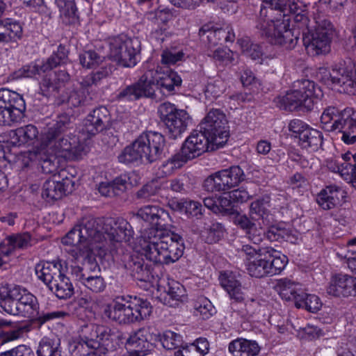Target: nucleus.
Masks as SVG:
<instances>
[{"instance_id": "cd10ccee", "label": "nucleus", "mask_w": 356, "mask_h": 356, "mask_svg": "<svg viewBox=\"0 0 356 356\" xmlns=\"http://www.w3.org/2000/svg\"><path fill=\"white\" fill-rule=\"evenodd\" d=\"M238 274L229 270L221 272L219 275V282L221 286L228 293L230 299L236 302H241L245 299V294L238 280Z\"/></svg>"}, {"instance_id": "5701e85b", "label": "nucleus", "mask_w": 356, "mask_h": 356, "mask_svg": "<svg viewBox=\"0 0 356 356\" xmlns=\"http://www.w3.org/2000/svg\"><path fill=\"white\" fill-rule=\"evenodd\" d=\"M241 250L246 255V270L250 276L261 278L270 275L266 247L257 248L243 245Z\"/></svg>"}, {"instance_id": "79ce46f5", "label": "nucleus", "mask_w": 356, "mask_h": 356, "mask_svg": "<svg viewBox=\"0 0 356 356\" xmlns=\"http://www.w3.org/2000/svg\"><path fill=\"white\" fill-rule=\"evenodd\" d=\"M266 248V251L265 252L267 255L270 275H273L280 273L288 264V257L272 247Z\"/></svg>"}, {"instance_id": "9b49d317", "label": "nucleus", "mask_w": 356, "mask_h": 356, "mask_svg": "<svg viewBox=\"0 0 356 356\" xmlns=\"http://www.w3.org/2000/svg\"><path fill=\"white\" fill-rule=\"evenodd\" d=\"M316 78L323 83L330 79L333 83L341 87L344 92L356 95V63L350 58L334 64L332 72L327 67H319Z\"/></svg>"}, {"instance_id": "c03bdc74", "label": "nucleus", "mask_w": 356, "mask_h": 356, "mask_svg": "<svg viewBox=\"0 0 356 356\" xmlns=\"http://www.w3.org/2000/svg\"><path fill=\"white\" fill-rule=\"evenodd\" d=\"M289 129L295 134V137L299 138V144L302 148L310 147L312 131L306 123L300 120L294 119L290 122Z\"/></svg>"}, {"instance_id": "774afa93", "label": "nucleus", "mask_w": 356, "mask_h": 356, "mask_svg": "<svg viewBox=\"0 0 356 356\" xmlns=\"http://www.w3.org/2000/svg\"><path fill=\"white\" fill-rule=\"evenodd\" d=\"M129 179V177L123 174L110 181L115 195H120L127 190Z\"/></svg>"}, {"instance_id": "a18cd8bd", "label": "nucleus", "mask_w": 356, "mask_h": 356, "mask_svg": "<svg viewBox=\"0 0 356 356\" xmlns=\"http://www.w3.org/2000/svg\"><path fill=\"white\" fill-rule=\"evenodd\" d=\"M0 34L3 42H17L22 37V26L19 22L13 21L10 19L5 22H0Z\"/></svg>"}, {"instance_id": "13d9d810", "label": "nucleus", "mask_w": 356, "mask_h": 356, "mask_svg": "<svg viewBox=\"0 0 356 356\" xmlns=\"http://www.w3.org/2000/svg\"><path fill=\"white\" fill-rule=\"evenodd\" d=\"M104 57L95 50H88L79 54V63L83 67L88 69L96 67L103 63Z\"/></svg>"}, {"instance_id": "a19ab883", "label": "nucleus", "mask_w": 356, "mask_h": 356, "mask_svg": "<svg viewBox=\"0 0 356 356\" xmlns=\"http://www.w3.org/2000/svg\"><path fill=\"white\" fill-rule=\"evenodd\" d=\"M353 155L350 152H347L342 154L340 158L327 160L326 165L330 170L338 172L343 179H350L348 170L350 172V162Z\"/></svg>"}, {"instance_id": "7c9ffc66", "label": "nucleus", "mask_w": 356, "mask_h": 356, "mask_svg": "<svg viewBox=\"0 0 356 356\" xmlns=\"http://www.w3.org/2000/svg\"><path fill=\"white\" fill-rule=\"evenodd\" d=\"M270 203L268 197H262L251 202L249 215L254 221L261 220L264 225H270L274 222V216L270 211Z\"/></svg>"}, {"instance_id": "6ab92c4d", "label": "nucleus", "mask_w": 356, "mask_h": 356, "mask_svg": "<svg viewBox=\"0 0 356 356\" xmlns=\"http://www.w3.org/2000/svg\"><path fill=\"white\" fill-rule=\"evenodd\" d=\"M113 335L111 330L102 325L94 323L85 324L81 326L79 337L90 344L95 349H102L107 354L115 349Z\"/></svg>"}, {"instance_id": "f3484780", "label": "nucleus", "mask_w": 356, "mask_h": 356, "mask_svg": "<svg viewBox=\"0 0 356 356\" xmlns=\"http://www.w3.org/2000/svg\"><path fill=\"white\" fill-rule=\"evenodd\" d=\"M158 113L172 138H176L184 132L191 120L185 110L179 109L168 102L159 105Z\"/></svg>"}, {"instance_id": "e2e57ef3", "label": "nucleus", "mask_w": 356, "mask_h": 356, "mask_svg": "<svg viewBox=\"0 0 356 356\" xmlns=\"http://www.w3.org/2000/svg\"><path fill=\"white\" fill-rule=\"evenodd\" d=\"M222 171L225 178L233 188L238 186L244 179L245 175L243 170L238 165L231 166L223 169Z\"/></svg>"}, {"instance_id": "8fccbe9b", "label": "nucleus", "mask_w": 356, "mask_h": 356, "mask_svg": "<svg viewBox=\"0 0 356 356\" xmlns=\"http://www.w3.org/2000/svg\"><path fill=\"white\" fill-rule=\"evenodd\" d=\"M156 342L160 341L163 347L168 350H177L181 348L183 343V337L171 330H165L162 334L155 333Z\"/></svg>"}, {"instance_id": "72a5a7b5", "label": "nucleus", "mask_w": 356, "mask_h": 356, "mask_svg": "<svg viewBox=\"0 0 356 356\" xmlns=\"http://www.w3.org/2000/svg\"><path fill=\"white\" fill-rule=\"evenodd\" d=\"M228 350L232 356H256L260 347L256 341L237 338L229 342Z\"/></svg>"}, {"instance_id": "603ef678", "label": "nucleus", "mask_w": 356, "mask_h": 356, "mask_svg": "<svg viewBox=\"0 0 356 356\" xmlns=\"http://www.w3.org/2000/svg\"><path fill=\"white\" fill-rule=\"evenodd\" d=\"M41 65L40 61L38 63H31L29 65H24L13 73V79L31 78L37 74L40 75L41 74H45Z\"/></svg>"}, {"instance_id": "37998d69", "label": "nucleus", "mask_w": 356, "mask_h": 356, "mask_svg": "<svg viewBox=\"0 0 356 356\" xmlns=\"http://www.w3.org/2000/svg\"><path fill=\"white\" fill-rule=\"evenodd\" d=\"M207 39L212 46L222 44V42H234L236 35L232 26L229 24L208 31Z\"/></svg>"}, {"instance_id": "f8f14e48", "label": "nucleus", "mask_w": 356, "mask_h": 356, "mask_svg": "<svg viewBox=\"0 0 356 356\" xmlns=\"http://www.w3.org/2000/svg\"><path fill=\"white\" fill-rule=\"evenodd\" d=\"M106 226V236H103L102 238H104L108 242H106L107 246L102 244V249L100 251L104 254H110L112 258L118 257L127 251L124 243L129 241L133 237L134 230L129 222L122 218L111 219Z\"/></svg>"}, {"instance_id": "338daca9", "label": "nucleus", "mask_w": 356, "mask_h": 356, "mask_svg": "<svg viewBox=\"0 0 356 356\" xmlns=\"http://www.w3.org/2000/svg\"><path fill=\"white\" fill-rule=\"evenodd\" d=\"M224 89L220 81L209 82L206 86L204 95L207 99H216L223 92Z\"/></svg>"}, {"instance_id": "473e14b6", "label": "nucleus", "mask_w": 356, "mask_h": 356, "mask_svg": "<svg viewBox=\"0 0 356 356\" xmlns=\"http://www.w3.org/2000/svg\"><path fill=\"white\" fill-rule=\"evenodd\" d=\"M155 89L159 88L163 93L173 94L181 86L182 79L177 72L169 70L163 72L161 76L154 78Z\"/></svg>"}, {"instance_id": "58836bf2", "label": "nucleus", "mask_w": 356, "mask_h": 356, "mask_svg": "<svg viewBox=\"0 0 356 356\" xmlns=\"http://www.w3.org/2000/svg\"><path fill=\"white\" fill-rule=\"evenodd\" d=\"M165 294L161 298L163 304L169 307H175L179 302L183 301L186 296L184 286L177 281L171 280L168 282L167 288L165 289Z\"/></svg>"}, {"instance_id": "4c0bfd02", "label": "nucleus", "mask_w": 356, "mask_h": 356, "mask_svg": "<svg viewBox=\"0 0 356 356\" xmlns=\"http://www.w3.org/2000/svg\"><path fill=\"white\" fill-rule=\"evenodd\" d=\"M254 220L248 217L246 214H242L238 212L234 217L233 222L239 229L243 230L248 238L254 244H259L262 241V237L259 233L254 234L257 231Z\"/></svg>"}, {"instance_id": "ddd939ff", "label": "nucleus", "mask_w": 356, "mask_h": 356, "mask_svg": "<svg viewBox=\"0 0 356 356\" xmlns=\"http://www.w3.org/2000/svg\"><path fill=\"white\" fill-rule=\"evenodd\" d=\"M109 58L118 65L125 67H133L138 62L140 51V42L137 38H131L120 34L108 39Z\"/></svg>"}, {"instance_id": "20e7f679", "label": "nucleus", "mask_w": 356, "mask_h": 356, "mask_svg": "<svg viewBox=\"0 0 356 356\" xmlns=\"http://www.w3.org/2000/svg\"><path fill=\"white\" fill-rule=\"evenodd\" d=\"M145 237L147 242L140 243L143 254L147 259L154 264H173L184 254L183 237L168 229H152Z\"/></svg>"}, {"instance_id": "680f3d73", "label": "nucleus", "mask_w": 356, "mask_h": 356, "mask_svg": "<svg viewBox=\"0 0 356 356\" xmlns=\"http://www.w3.org/2000/svg\"><path fill=\"white\" fill-rule=\"evenodd\" d=\"M49 152H51L50 149L44 147V156H42V159H40L38 166L41 168L42 172L45 174H54L57 172L58 164L55 162V156L47 154ZM50 153L51 154V152ZM54 155L55 156L54 154Z\"/></svg>"}, {"instance_id": "1a4fd4ad", "label": "nucleus", "mask_w": 356, "mask_h": 356, "mask_svg": "<svg viewBox=\"0 0 356 356\" xmlns=\"http://www.w3.org/2000/svg\"><path fill=\"white\" fill-rule=\"evenodd\" d=\"M67 266L61 260L40 263L35 266V273L59 299L70 298L74 293V287L66 275Z\"/></svg>"}, {"instance_id": "0eeeda50", "label": "nucleus", "mask_w": 356, "mask_h": 356, "mask_svg": "<svg viewBox=\"0 0 356 356\" xmlns=\"http://www.w3.org/2000/svg\"><path fill=\"white\" fill-rule=\"evenodd\" d=\"M152 312L151 303L143 298L136 296H118L113 305L105 309V314L112 321L120 324L140 322L150 316Z\"/></svg>"}, {"instance_id": "09e8293b", "label": "nucleus", "mask_w": 356, "mask_h": 356, "mask_svg": "<svg viewBox=\"0 0 356 356\" xmlns=\"http://www.w3.org/2000/svg\"><path fill=\"white\" fill-rule=\"evenodd\" d=\"M298 283L287 277L276 280L275 290L279 293L282 299L291 301L295 298V294L298 291Z\"/></svg>"}, {"instance_id": "423d86ee", "label": "nucleus", "mask_w": 356, "mask_h": 356, "mask_svg": "<svg viewBox=\"0 0 356 356\" xmlns=\"http://www.w3.org/2000/svg\"><path fill=\"white\" fill-rule=\"evenodd\" d=\"M69 49L64 44H60L56 51L47 59L40 61L41 67L45 75L40 82L39 94L49 97L59 92L70 79V75L65 70L51 72L58 66L65 65L69 60Z\"/></svg>"}, {"instance_id": "f03ea898", "label": "nucleus", "mask_w": 356, "mask_h": 356, "mask_svg": "<svg viewBox=\"0 0 356 356\" xmlns=\"http://www.w3.org/2000/svg\"><path fill=\"white\" fill-rule=\"evenodd\" d=\"M44 147H48L56 157L65 160L79 159L85 151L86 145L75 134L74 119L72 115L63 113L57 115L47 123L41 137L40 146L22 152L19 162L22 169L38 166L40 159L44 156Z\"/></svg>"}, {"instance_id": "6e6552de", "label": "nucleus", "mask_w": 356, "mask_h": 356, "mask_svg": "<svg viewBox=\"0 0 356 356\" xmlns=\"http://www.w3.org/2000/svg\"><path fill=\"white\" fill-rule=\"evenodd\" d=\"M0 307L5 313L31 318L39 309L37 298L19 286L0 284Z\"/></svg>"}, {"instance_id": "bb28decb", "label": "nucleus", "mask_w": 356, "mask_h": 356, "mask_svg": "<svg viewBox=\"0 0 356 356\" xmlns=\"http://www.w3.org/2000/svg\"><path fill=\"white\" fill-rule=\"evenodd\" d=\"M327 293L338 298L356 296V277L343 273L333 275L327 286Z\"/></svg>"}, {"instance_id": "4d7b16f0", "label": "nucleus", "mask_w": 356, "mask_h": 356, "mask_svg": "<svg viewBox=\"0 0 356 356\" xmlns=\"http://www.w3.org/2000/svg\"><path fill=\"white\" fill-rule=\"evenodd\" d=\"M91 102L92 97L79 88L74 89L70 92L67 101L69 106L74 108L90 105Z\"/></svg>"}, {"instance_id": "c756f323", "label": "nucleus", "mask_w": 356, "mask_h": 356, "mask_svg": "<svg viewBox=\"0 0 356 356\" xmlns=\"http://www.w3.org/2000/svg\"><path fill=\"white\" fill-rule=\"evenodd\" d=\"M345 197V191L340 187L330 185L322 189L317 195L316 201L323 210H330L340 204Z\"/></svg>"}, {"instance_id": "412c9836", "label": "nucleus", "mask_w": 356, "mask_h": 356, "mask_svg": "<svg viewBox=\"0 0 356 356\" xmlns=\"http://www.w3.org/2000/svg\"><path fill=\"white\" fill-rule=\"evenodd\" d=\"M137 216L150 225L143 233L140 243L147 242L145 236L149 231L168 230V225L171 222L168 211L156 205H146L140 208Z\"/></svg>"}, {"instance_id": "de8ad7c7", "label": "nucleus", "mask_w": 356, "mask_h": 356, "mask_svg": "<svg viewBox=\"0 0 356 356\" xmlns=\"http://www.w3.org/2000/svg\"><path fill=\"white\" fill-rule=\"evenodd\" d=\"M36 354L37 356H62L60 340L44 337L39 342Z\"/></svg>"}, {"instance_id": "3c124183", "label": "nucleus", "mask_w": 356, "mask_h": 356, "mask_svg": "<svg viewBox=\"0 0 356 356\" xmlns=\"http://www.w3.org/2000/svg\"><path fill=\"white\" fill-rule=\"evenodd\" d=\"M161 191V186L156 181H151L143 185L136 194L138 200L154 201Z\"/></svg>"}, {"instance_id": "9d476101", "label": "nucleus", "mask_w": 356, "mask_h": 356, "mask_svg": "<svg viewBox=\"0 0 356 356\" xmlns=\"http://www.w3.org/2000/svg\"><path fill=\"white\" fill-rule=\"evenodd\" d=\"M323 129L327 131L339 130L341 140L346 144L356 142V111L352 108L339 111L336 107H328L320 116Z\"/></svg>"}, {"instance_id": "49530a36", "label": "nucleus", "mask_w": 356, "mask_h": 356, "mask_svg": "<svg viewBox=\"0 0 356 356\" xmlns=\"http://www.w3.org/2000/svg\"><path fill=\"white\" fill-rule=\"evenodd\" d=\"M69 352L71 356H106L102 349H95L79 337L69 343Z\"/></svg>"}, {"instance_id": "4be33fe9", "label": "nucleus", "mask_w": 356, "mask_h": 356, "mask_svg": "<svg viewBox=\"0 0 356 356\" xmlns=\"http://www.w3.org/2000/svg\"><path fill=\"white\" fill-rule=\"evenodd\" d=\"M113 261L121 263L130 272L131 275L141 282H150L153 277L151 264L145 262L142 255L131 254L128 250L118 257H113Z\"/></svg>"}, {"instance_id": "a878e982", "label": "nucleus", "mask_w": 356, "mask_h": 356, "mask_svg": "<svg viewBox=\"0 0 356 356\" xmlns=\"http://www.w3.org/2000/svg\"><path fill=\"white\" fill-rule=\"evenodd\" d=\"M111 115L108 108L101 106L95 108L84 119L81 131L91 138L106 130L110 125Z\"/></svg>"}, {"instance_id": "2f4dec72", "label": "nucleus", "mask_w": 356, "mask_h": 356, "mask_svg": "<svg viewBox=\"0 0 356 356\" xmlns=\"http://www.w3.org/2000/svg\"><path fill=\"white\" fill-rule=\"evenodd\" d=\"M38 128L31 124L12 130L10 134V143L15 147L32 145L38 140Z\"/></svg>"}, {"instance_id": "69168bd1", "label": "nucleus", "mask_w": 356, "mask_h": 356, "mask_svg": "<svg viewBox=\"0 0 356 356\" xmlns=\"http://www.w3.org/2000/svg\"><path fill=\"white\" fill-rule=\"evenodd\" d=\"M0 356H35V353L29 346L20 344L0 353Z\"/></svg>"}, {"instance_id": "2eb2a0df", "label": "nucleus", "mask_w": 356, "mask_h": 356, "mask_svg": "<svg viewBox=\"0 0 356 356\" xmlns=\"http://www.w3.org/2000/svg\"><path fill=\"white\" fill-rule=\"evenodd\" d=\"M26 106L22 95L5 88H0V125H11L24 117Z\"/></svg>"}, {"instance_id": "7ed1b4c3", "label": "nucleus", "mask_w": 356, "mask_h": 356, "mask_svg": "<svg viewBox=\"0 0 356 356\" xmlns=\"http://www.w3.org/2000/svg\"><path fill=\"white\" fill-rule=\"evenodd\" d=\"M102 237L103 234L97 229L95 220L86 219L62 238V243L74 247L72 252L75 259H81L83 264H88L92 268L97 265L96 256L102 249Z\"/></svg>"}, {"instance_id": "a211bd4d", "label": "nucleus", "mask_w": 356, "mask_h": 356, "mask_svg": "<svg viewBox=\"0 0 356 356\" xmlns=\"http://www.w3.org/2000/svg\"><path fill=\"white\" fill-rule=\"evenodd\" d=\"M155 96V84L152 72L143 74L140 79L129 85L122 86L115 99L120 102H134L142 98H153Z\"/></svg>"}, {"instance_id": "ea45409f", "label": "nucleus", "mask_w": 356, "mask_h": 356, "mask_svg": "<svg viewBox=\"0 0 356 356\" xmlns=\"http://www.w3.org/2000/svg\"><path fill=\"white\" fill-rule=\"evenodd\" d=\"M75 270L79 273L76 274V280L92 293H100L105 291L107 284L103 277L101 275L86 276L79 267Z\"/></svg>"}, {"instance_id": "bf43d9fd", "label": "nucleus", "mask_w": 356, "mask_h": 356, "mask_svg": "<svg viewBox=\"0 0 356 356\" xmlns=\"http://www.w3.org/2000/svg\"><path fill=\"white\" fill-rule=\"evenodd\" d=\"M225 228L221 223L213 222L204 232L202 236L206 243L211 244L219 241L224 236Z\"/></svg>"}, {"instance_id": "f257e3e1", "label": "nucleus", "mask_w": 356, "mask_h": 356, "mask_svg": "<svg viewBox=\"0 0 356 356\" xmlns=\"http://www.w3.org/2000/svg\"><path fill=\"white\" fill-rule=\"evenodd\" d=\"M289 15H293L297 27L302 30L303 45L309 54L312 44L310 20L295 0H262L256 28L271 44L286 49H293L298 38L289 28Z\"/></svg>"}, {"instance_id": "5fc2aeb1", "label": "nucleus", "mask_w": 356, "mask_h": 356, "mask_svg": "<svg viewBox=\"0 0 356 356\" xmlns=\"http://www.w3.org/2000/svg\"><path fill=\"white\" fill-rule=\"evenodd\" d=\"M216 310L211 302L206 298H200L195 305V314L203 320H207L215 314Z\"/></svg>"}, {"instance_id": "e433bc0d", "label": "nucleus", "mask_w": 356, "mask_h": 356, "mask_svg": "<svg viewBox=\"0 0 356 356\" xmlns=\"http://www.w3.org/2000/svg\"><path fill=\"white\" fill-rule=\"evenodd\" d=\"M202 187L205 191L211 193H225L233 188L225 178L222 170L207 177L203 182Z\"/></svg>"}, {"instance_id": "6e6d98bb", "label": "nucleus", "mask_w": 356, "mask_h": 356, "mask_svg": "<svg viewBox=\"0 0 356 356\" xmlns=\"http://www.w3.org/2000/svg\"><path fill=\"white\" fill-rule=\"evenodd\" d=\"M186 163L179 152L164 161L159 168L164 176L170 175L175 170L180 168Z\"/></svg>"}, {"instance_id": "052dcab7", "label": "nucleus", "mask_w": 356, "mask_h": 356, "mask_svg": "<svg viewBox=\"0 0 356 356\" xmlns=\"http://www.w3.org/2000/svg\"><path fill=\"white\" fill-rule=\"evenodd\" d=\"M9 241L13 243L15 249L21 250L27 249L35 243V239L28 232L10 235Z\"/></svg>"}, {"instance_id": "864d4df0", "label": "nucleus", "mask_w": 356, "mask_h": 356, "mask_svg": "<svg viewBox=\"0 0 356 356\" xmlns=\"http://www.w3.org/2000/svg\"><path fill=\"white\" fill-rule=\"evenodd\" d=\"M68 316V313L63 311L44 312L36 310V314L31 318L32 321L39 326L55 319L63 318Z\"/></svg>"}, {"instance_id": "f704fd0d", "label": "nucleus", "mask_w": 356, "mask_h": 356, "mask_svg": "<svg viewBox=\"0 0 356 356\" xmlns=\"http://www.w3.org/2000/svg\"><path fill=\"white\" fill-rule=\"evenodd\" d=\"M210 349L209 342L205 337H199L192 343H184L181 348L175 351V356H205Z\"/></svg>"}, {"instance_id": "dca6fc26", "label": "nucleus", "mask_w": 356, "mask_h": 356, "mask_svg": "<svg viewBox=\"0 0 356 356\" xmlns=\"http://www.w3.org/2000/svg\"><path fill=\"white\" fill-rule=\"evenodd\" d=\"M311 81L302 79L294 82L293 90H289L284 95L277 97L274 102L276 106L281 110L286 111H294L302 107L309 110V105H307V99L312 97L310 89Z\"/></svg>"}, {"instance_id": "0e129e2a", "label": "nucleus", "mask_w": 356, "mask_h": 356, "mask_svg": "<svg viewBox=\"0 0 356 356\" xmlns=\"http://www.w3.org/2000/svg\"><path fill=\"white\" fill-rule=\"evenodd\" d=\"M316 6L317 12L325 14L328 11L330 7L337 8L342 6L347 0H313Z\"/></svg>"}, {"instance_id": "393cba45", "label": "nucleus", "mask_w": 356, "mask_h": 356, "mask_svg": "<svg viewBox=\"0 0 356 356\" xmlns=\"http://www.w3.org/2000/svg\"><path fill=\"white\" fill-rule=\"evenodd\" d=\"M213 143L199 129L193 130L183 143L180 154L186 161L192 160L201 156L207 151H215L217 149H212Z\"/></svg>"}, {"instance_id": "c85d7f7f", "label": "nucleus", "mask_w": 356, "mask_h": 356, "mask_svg": "<svg viewBox=\"0 0 356 356\" xmlns=\"http://www.w3.org/2000/svg\"><path fill=\"white\" fill-rule=\"evenodd\" d=\"M72 186V181L68 178L60 181L47 179L42 186V197L47 202L60 199Z\"/></svg>"}, {"instance_id": "b1692460", "label": "nucleus", "mask_w": 356, "mask_h": 356, "mask_svg": "<svg viewBox=\"0 0 356 356\" xmlns=\"http://www.w3.org/2000/svg\"><path fill=\"white\" fill-rule=\"evenodd\" d=\"M156 334L150 327H143L132 332L125 343L132 356H145L156 343Z\"/></svg>"}, {"instance_id": "4468645a", "label": "nucleus", "mask_w": 356, "mask_h": 356, "mask_svg": "<svg viewBox=\"0 0 356 356\" xmlns=\"http://www.w3.org/2000/svg\"><path fill=\"white\" fill-rule=\"evenodd\" d=\"M227 120L222 111L211 109L197 126L213 143L212 149L222 147L229 136Z\"/></svg>"}, {"instance_id": "39448f33", "label": "nucleus", "mask_w": 356, "mask_h": 356, "mask_svg": "<svg viewBox=\"0 0 356 356\" xmlns=\"http://www.w3.org/2000/svg\"><path fill=\"white\" fill-rule=\"evenodd\" d=\"M165 145L163 134L157 131H144L122 150L117 156L118 161L134 166L152 163L161 159Z\"/></svg>"}, {"instance_id": "c9c22d12", "label": "nucleus", "mask_w": 356, "mask_h": 356, "mask_svg": "<svg viewBox=\"0 0 356 356\" xmlns=\"http://www.w3.org/2000/svg\"><path fill=\"white\" fill-rule=\"evenodd\" d=\"M63 23L66 25L79 24V13L74 0H55Z\"/></svg>"}, {"instance_id": "aec40b11", "label": "nucleus", "mask_w": 356, "mask_h": 356, "mask_svg": "<svg viewBox=\"0 0 356 356\" xmlns=\"http://www.w3.org/2000/svg\"><path fill=\"white\" fill-rule=\"evenodd\" d=\"M313 29V51L316 55H325L331 50V43L335 33L333 24L324 16L314 17Z\"/></svg>"}]
</instances>
